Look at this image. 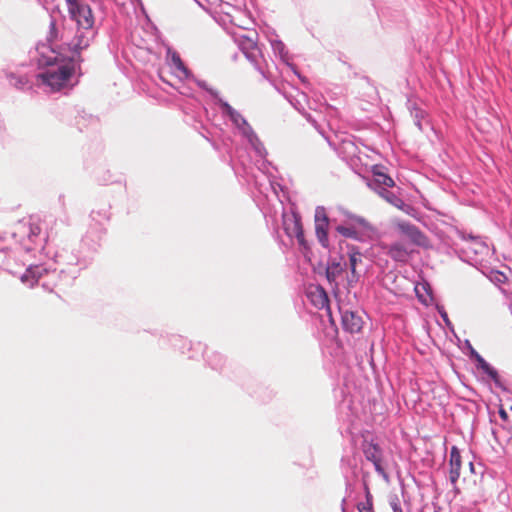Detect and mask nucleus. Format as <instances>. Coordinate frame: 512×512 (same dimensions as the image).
<instances>
[{
	"mask_svg": "<svg viewBox=\"0 0 512 512\" xmlns=\"http://www.w3.org/2000/svg\"><path fill=\"white\" fill-rule=\"evenodd\" d=\"M74 72V67L71 63H66L58 66L55 69H49L39 75L42 82L51 87L52 90L58 91L66 85Z\"/></svg>",
	"mask_w": 512,
	"mask_h": 512,
	"instance_id": "obj_1",
	"label": "nucleus"
},
{
	"mask_svg": "<svg viewBox=\"0 0 512 512\" xmlns=\"http://www.w3.org/2000/svg\"><path fill=\"white\" fill-rule=\"evenodd\" d=\"M68 4L69 13L79 27L89 29L93 26L92 10L86 2H68Z\"/></svg>",
	"mask_w": 512,
	"mask_h": 512,
	"instance_id": "obj_2",
	"label": "nucleus"
},
{
	"mask_svg": "<svg viewBox=\"0 0 512 512\" xmlns=\"http://www.w3.org/2000/svg\"><path fill=\"white\" fill-rule=\"evenodd\" d=\"M396 226L401 234L408 238L414 245L425 248L429 246L427 237L415 225L408 222H398Z\"/></svg>",
	"mask_w": 512,
	"mask_h": 512,
	"instance_id": "obj_3",
	"label": "nucleus"
},
{
	"mask_svg": "<svg viewBox=\"0 0 512 512\" xmlns=\"http://www.w3.org/2000/svg\"><path fill=\"white\" fill-rule=\"evenodd\" d=\"M329 220L324 209H317L315 213V233L320 244L327 248Z\"/></svg>",
	"mask_w": 512,
	"mask_h": 512,
	"instance_id": "obj_4",
	"label": "nucleus"
},
{
	"mask_svg": "<svg viewBox=\"0 0 512 512\" xmlns=\"http://www.w3.org/2000/svg\"><path fill=\"white\" fill-rule=\"evenodd\" d=\"M363 452L365 458L374 464L376 471L381 475H385V470L382 466L383 456L381 448L377 444L366 443L363 447Z\"/></svg>",
	"mask_w": 512,
	"mask_h": 512,
	"instance_id": "obj_5",
	"label": "nucleus"
},
{
	"mask_svg": "<svg viewBox=\"0 0 512 512\" xmlns=\"http://www.w3.org/2000/svg\"><path fill=\"white\" fill-rule=\"evenodd\" d=\"M371 172L373 179L368 183L369 187L376 188L383 186L385 188H391L395 185L394 180L386 173L383 166L374 165Z\"/></svg>",
	"mask_w": 512,
	"mask_h": 512,
	"instance_id": "obj_6",
	"label": "nucleus"
},
{
	"mask_svg": "<svg viewBox=\"0 0 512 512\" xmlns=\"http://www.w3.org/2000/svg\"><path fill=\"white\" fill-rule=\"evenodd\" d=\"M342 326L350 333H358L362 330L363 320L356 312L347 310L342 313Z\"/></svg>",
	"mask_w": 512,
	"mask_h": 512,
	"instance_id": "obj_7",
	"label": "nucleus"
},
{
	"mask_svg": "<svg viewBox=\"0 0 512 512\" xmlns=\"http://www.w3.org/2000/svg\"><path fill=\"white\" fill-rule=\"evenodd\" d=\"M307 297L310 299V301L316 308L329 309L328 295L322 287H320V286L311 287L307 292Z\"/></svg>",
	"mask_w": 512,
	"mask_h": 512,
	"instance_id": "obj_8",
	"label": "nucleus"
},
{
	"mask_svg": "<svg viewBox=\"0 0 512 512\" xmlns=\"http://www.w3.org/2000/svg\"><path fill=\"white\" fill-rule=\"evenodd\" d=\"M412 252L413 250H411L408 246L397 242L389 246L387 254L393 260L405 263L409 260Z\"/></svg>",
	"mask_w": 512,
	"mask_h": 512,
	"instance_id": "obj_9",
	"label": "nucleus"
},
{
	"mask_svg": "<svg viewBox=\"0 0 512 512\" xmlns=\"http://www.w3.org/2000/svg\"><path fill=\"white\" fill-rule=\"evenodd\" d=\"M461 455L456 446L451 448L450 452V473L449 478L450 481L455 484L460 476V468H461Z\"/></svg>",
	"mask_w": 512,
	"mask_h": 512,
	"instance_id": "obj_10",
	"label": "nucleus"
},
{
	"mask_svg": "<svg viewBox=\"0 0 512 512\" xmlns=\"http://www.w3.org/2000/svg\"><path fill=\"white\" fill-rule=\"evenodd\" d=\"M43 275V269L37 265L29 266L22 274L20 280L22 283L33 287Z\"/></svg>",
	"mask_w": 512,
	"mask_h": 512,
	"instance_id": "obj_11",
	"label": "nucleus"
},
{
	"mask_svg": "<svg viewBox=\"0 0 512 512\" xmlns=\"http://www.w3.org/2000/svg\"><path fill=\"white\" fill-rule=\"evenodd\" d=\"M349 267L352 273L353 278H358L359 274L357 273V267L362 263V254L355 248L351 247L349 249Z\"/></svg>",
	"mask_w": 512,
	"mask_h": 512,
	"instance_id": "obj_12",
	"label": "nucleus"
},
{
	"mask_svg": "<svg viewBox=\"0 0 512 512\" xmlns=\"http://www.w3.org/2000/svg\"><path fill=\"white\" fill-rule=\"evenodd\" d=\"M284 226L289 237H294L301 229H303L301 221L297 217L285 220Z\"/></svg>",
	"mask_w": 512,
	"mask_h": 512,
	"instance_id": "obj_13",
	"label": "nucleus"
},
{
	"mask_svg": "<svg viewBox=\"0 0 512 512\" xmlns=\"http://www.w3.org/2000/svg\"><path fill=\"white\" fill-rule=\"evenodd\" d=\"M343 271V265L341 262L332 260L329 262L328 267L326 269V276L327 279L332 282L335 281L336 278L342 273Z\"/></svg>",
	"mask_w": 512,
	"mask_h": 512,
	"instance_id": "obj_14",
	"label": "nucleus"
},
{
	"mask_svg": "<svg viewBox=\"0 0 512 512\" xmlns=\"http://www.w3.org/2000/svg\"><path fill=\"white\" fill-rule=\"evenodd\" d=\"M171 63L173 67L176 69V71L179 72L180 77L187 78L190 75V71L183 63L182 59L180 58L179 54L174 52L171 55Z\"/></svg>",
	"mask_w": 512,
	"mask_h": 512,
	"instance_id": "obj_15",
	"label": "nucleus"
},
{
	"mask_svg": "<svg viewBox=\"0 0 512 512\" xmlns=\"http://www.w3.org/2000/svg\"><path fill=\"white\" fill-rule=\"evenodd\" d=\"M365 490L366 501L358 504V510L359 512H374L372 495L367 485H365Z\"/></svg>",
	"mask_w": 512,
	"mask_h": 512,
	"instance_id": "obj_16",
	"label": "nucleus"
},
{
	"mask_svg": "<svg viewBox=\"0 0 512 512\" xmlns=\"http://www.w3.org/2000/svg\"><path fill=\"white\" fill-rule=\"evenodd\" d=\"M61 300L62 298L59 294L55 293L52 289H49L48 296L42 300V304L47 308H51L54 307L57 303H59Z\"/></svg>",
	"mask_w": 512,
	"mask_h": 512,
	"instance_id": "obj_17",
	"label": "nucleus"
},
{
	"mask_svg": "<svg viewBox=\"0 0 512 512\" xmlns=\"http://www.w3.org/2000/svg\"><path fill=\"white\" fill-rule=\"evenodd\" d=\"M336 230L338 233H340L341 235H343L347 238H352V239L358 238V233L354 227L338 226L336 228Z\"/></svg>",
	"mask_w": 512,
	"mask_h": 512,
	"instance_id": "obj_18",
	"label": "nucleus"
},
{
	"mask_svg": "<svg viewBox=\"0 0 512 512\" xmlns=\"http://www.w3.org/2000/svg\"><path fill=\"white\" fill-rule=\"evenodd\" d=\"M294 237L297 239L300 246H302L303 248H307V242L304 237L303 229H301Z\"/></svg>",
	"mask_w": 512,
	"mask_h": 512,
	"instance_id": "obj_19",
	"label": "nucleus"
},
{
	"mask_svg": "<svg viewBox=\"0 0 512 512\" xmlns=\"http://www.w3.org/2000/svg\"><path fill=\"white\" fill-rule=\"evenodd\" d=\"M41 233V228L38 224H30L29 237L38 236Z\"/></svg>",
	"mask_w": 512,
	"mask_h": 512,
	"instance_id": "obj_20",
	"label": "nucleus"
},
{
	"mask_svg": "<svg viewBox=\"0 0 512 512\" xmlns=\"http://www.w3.org/2000/svg\"><path fill=\"white\" fill-rule=\"evenodd\" d=\"M379 194L385 198L387 201L391 202V199H390V196H393L391 193H389L388 191H386L384 189V191H380Z\"/></svg>",
	"mask_w": 512,
	"mask_h": 512,
	"instance_id": "obj_21",
	"label": "nucleus"
},
{
	"mask_svg": "<svg viewBox=\"0 0 512 512\" xmlns=\"http://www.w3.org/2000/svg\"><path fill=\"white\" fill-rule=\"evenodd\" d=\"M499 415H500V417H501L503 420H507V419H508V414H507V412H506L504 409H502V408L499 410Z\"/></svg>",
	"mask_w": 512,
	"mask_h": 512,
	"instance_id": "obj_22",
	"label": "nucleus"
},
{
	"mask_svg": "<svg viewBox=\"0 0 512 512\" xmlns=\"http://www.w3.org/2000/svg\"><path fill=\"white\" fill-rule=\"evenodd\" d=\"M392 508L394 512H403L402 508L396 503L392 505Z\"/></svg>",
	"mask_w": 512,
	"mask_h": 512,
	"instance_id": "obj_23",
	"label": "nucleus"
},
{
	"mask_svg": "<svg viewBox=\"0 0 512 512\" xmlns=\"http://www.w3.org/2000/svg\"><path fill=\"white\" fill-rule=\"evenodd\" d=\"M478 359H479V361L483 364L482 366H483L484 368H488V364L483 360V358H481L480 356H478Z\"/></svg>",
	"mask_w": 512,
	"mask_h": 512,
	"instance_id": "obj_24",
	"label": "nucleus"
},
{
	"mask_svg": "<svg viewBox=\"0 0 512 512\" xmlns=\"http://www.w3.org/2000/svg\"><path fill=\"white\" fill-rule=\"evenodd\" d=\"M249 45H250V47H253L255 45V43L253 41H250Z\"/></svg>",
	"mask_w": 512,
	"mask_h": 512,
	"instance_id": "obj_25",
	"label": "nucleus"
}]
</instances>
